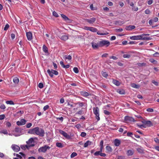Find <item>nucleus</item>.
<instances>
[{"instance_id": "nucleus-1", "label": "nucleus", "mask_w": 159, "mask_h": 159, "mask_svg": "<svg viewBox=\"0 0 159 159\" xmlns=\"http://www.w3.org/2000/svg\"><path fill=\"white\" fill-rule=\"evenodd\" d=\"M28 133L30 134H36L41 137L44 136L45 134L44 130L41 128H39L38 127L30 129Z\"/></svg>"}, {"instance_id": "nucleus-2", "label": "nucleus", "mask_w": 159, "mask_h": 159, "mask_svg": "<svg viewBox=\"0 0 159 159\" xmlns=\"http://www.w3.org/2000/svg\"><path fill=\"white\" fill-rule=\"evenodd\" d=\"M148 35V34H143L139 35L130 37L129 39L131 40H151L152 39L151 38L147 37Z\"/></svg>"}, {"instance_id": "nucleus-3", "label": "nucleus", "mask_w": 159, "mask_h": 159, "mask_svg": "<svg viewBox=\"0 0 159 159\" xmlns=\"http://www.w3.org/2000/svg\"><path fill=\"white\" fill-rule=\"evenodd\" d=\"M26 143L27 145H26V148L28 149H29L30 147H33L35 145L34 142L32 138L30 139Z\"/></svg>"}, {"instance_id": "nucleus-4", "label": "nucleus", "mask_w": 159, "mask_h": 159, "mask_svg": "<svg viewBox=\"0 0 159 159\" xmlns=\"http://www.w3.org/2000/svg\"><path fill=\"white\" fill-rule=\"evenodd\" d=\"M93 113L95 115V118L98 121H99L100 120L99 117V109L98 107H93Z\"/></svg>"}, {"instance_id": "nucleus-5", "label": "nucleus", "mask_w": 159, "mask_h": 159, "mask_svg": "<svg viewBox=\"0 0 159 159\" xmlns=\"http://www.w3.org/2000/svg\"><path fill=\"white\" fill-rule=\"evenodd\" d=\"M50 147L46 145H45L44 146L40 147L38 150L39 152L45 153L46 152L48 149H49Z\"/></svg>"}, {"instance_id": "nucleus-6", "label": "nucleus", "mask_w": 159, "mask_h": 159, "mask_svg": "<svg viewBox=\"0 0 159 159\" xmlns=\"http://www.w3.org/2000/svg\"><path fill=\"white\" fill-rule=\"evenodd\" d=\"M47 72H48L49 75L51 78L53 77V74L56 75H57L58 74V71L53 69H51V70H50L49 69H48L47 70Z\"/></svg>"}, {"instance_id": "nucleus-7", "label": "nucleus", "mask_w": 159, "mask_h": 159, "mask_svg": "<svg viewBox=\"0 0 159 159\" xmlns=\"http://www.w3.org/2000/svg\"><path fill=\"white\" fill-rule=\"evenodd\" d=\"M100 47H102L106 46V47H108L110 44L109 42L107 40H102L99 42Z\"/></svg>"}, {"instance_id": "nucleus-8", "label": "nucleus", "mask_w": 159, "mask_h": 159, "mask_svg": "<svg viewBox=\"0 0 159 159\" xmlns=\"http://www.w3.org/2000/svg\"><path fill=\"white\" fill-rule=\"evenodd\" d=\"M142 122L145 125L146 127H150L153 125V123L149 120H143L142 121Z\"/></svg>"}, {"instance_id": "nucleus-9", "label": "nucleus", "mask_w": 159, "mask_h": 159, "mask_svg": "<svg viewBox=\"0 0 159 159\" xmlns=\"http://www.w3.org/2000/svg\"><path fill=\"white\" fill-rule=\"evenodd\" d=\"M59 132L60 134H61L63 136L67 139H71V137L68 134L66 133L63 130H59Z\"/></svg>"}, {"instance_id": "nucleus-10", "label": "nucleus", "mask_w": 159, "mask_h": 159, "mask_svg": "<svg viewBox=\"0 0 159 159\" xmlns=\"http://www.w3.org/2000/svg\"><path fill=\"white\" fill-rule=\"evenodd\" d=\"M92 45L93 48L94 49H97L100 47L99 42L97 43L95 42H93L92 43Z\"/></svg>"}, {"instance_id": "nucleus-11", "label": "nucleus", "mask_w": 159, "mask_h": 159, "mask_svg": "<svg viewBox=\"0 0 159 159\" xmlns=\"http://www.w3.org/2000/svg\"><path fill=\"white\" fill-rule=\"evenodd\" d=\"M11 148L13 150L16 152H17L19 151L20 149V147L15 144H13L11 146Z\"/></svg>"}, {"instance_id": "nucleus-12", "label": "nucleus", "mask_w": 159, "mask_h": 159, "mask_svg": "<svg viewBox=\"0 0 159 159\" xmlns=\"http://www.w3.org/2000/svg\"><path fill=\"white\" fill-rule=\"evenodd\" d=\"M125 120L127 122H134L136 121L133 118L128 116H126L125 117Z\"/></svg>"}, {"instance_id": "nucleus-13", "label": "nucleus", "mask_w": 159, "mask_h": 159, "mask_svg": "<svg viewBox=\"0 0 159 159\" xmlns=\"http://www.w3.org/2000/svg\"><path fill=\"white\" fill-rule=\"evenodd\" d=\"M26 122V121L24 119H22L20 121H18L16 122V124L18 125H24Z\"/></svg>"}, {"instance_id": "nucleus-14", "label": "nucleus", "mask_w": 159, "mask_h": 159, "mask_svg": "<svg viewBox=\"0 0 159 159\" xmlns=\"http://www.w3.org/2000/svg\"><path fill=\"white\" fill-rule=\"evenodd\" d=\"M95 18H91L90 19H86L85 21L90 24H92L96 21Z\"/></svg>"}, {"instance_id": "nucleus-15", "label": "nucleus", "mask_w": 159, "mask_h": 159, "mask_svg": "<svg viewBox=\"0 0 159 159\" xmlns=\"http://www.w3.org/2000/svg\"><path fill=\"white\" fill-rule=\"evenodd\" d=\"M114 142V145L116 146H119L120 144V140L118 139H116Z\"/></svg>"}, {"instance_id": "nucleus-16", "label": "nucleus", "mask_w": 159, "mask_h": 159, "mask_svg": "<svg viewBox=\"0 0 159 159\" xmlns=\"http://www.w3.org/2000/svg\"><path fill=\"white\" fill-rule=\"evenodd\" d=\"M76 105H78L80 107H82L84 106L85 105L86 106H87V104L86 103H85L84 102H79L77 103H75Z\"/></svg>"}, {"instance_id": "nucleus-17", "label": "nucleus", "mask_w": 159, "mask_h": 159, "mask_svg": "<svg viewBox=\"0 0 159 159\" xmlns=\"http://www.w3.org/2000/svg\"><path fill=\"white\" fill-rule=\"evenodd\" d=\"M26 36L28 40H31L32 39V34L31 32L26 33Z\"/></svg>"}, {"instance_id": "nucleus-18", "label": "nucleus", "mask_w": 159, "mask_h": 159, "mask_svg": "<svg viewBox=\"0 0 159 159\" xmlns=\"http://www.w3.org/2000/svg\"><path fill=\"white\" fill-rule=\"evenodd\" d=\"M135 27L134 25H129L126 26L125 29L127 30H130L134 29Z\"/></svg>"}, {"instance_id": "nucleus-19", "label": "nucleus", "mask_w": 159, "mask_h": 159, "mask_svg": "<svg viewBox=\"0 0 159 159\" xmlns=\"http://www.w3.org/2000/svg\"><path fill=\"white\" fill-rule=\"evenodd\" d=\"M80 93L82 96L84 97H87L89 95V94L88 92L85 91H81Z\"/></svg>"}, {"instance_id": "nucleus-20", "label": "nucleus", "mask_w": 159, "mask_h": 159, "mask_svg": "<svg viewBox=\"0 0 159 159\" xmlns=\"http://www.w3.org/2000/svg\"><path fill=\"white\" fill-rule=\"evenodd\" d=\"M22 129L19 127H16L15 129V131L18 133L20 134L21 132Z\"/></svg>"}, {"instance_id": "nucleus-21", "label": "nucleus", "mask_w": 159, "mask_h": 159, "mask_svg": "<svg viewBox=\"0 0 159 159\" xmlns=\"http://www.w3.org/2000/svg\"><path fill=\"white\" fill-rule=\"evenodd\" d=\"M131 86L133 88L136 89H139L140 87V86L139 85H137L134 83L131 84Z\"/></svg>"}, {"instance_id": "nucleus-22", "label": "nucleus", "mask_w": 159, "mask_h": 159, "mask_svg": "<svg viewBox=\"0 0 159 159\" xmlns=\"http://www.w3.org/2000/svg\"><path fill=\"white\" fill-rule=\"evenodd\" d=\"M19 81V79L17 77H15L13 79V82L16 84H18Z\"/></svg>"}, {"instance_id": "nucleus-23", "label": "nucleus", "mask_w": 159, "mask_h": 159, "mask_svg": "<svg viewBox=\"0 0 159 159\" xmlns=\"http://www.w3.org/2000/svg\"><path fill=\"white\" fill-rule=\"evenodd\" d=\"M134 153L133 150H128L127 152V154L128 156H131Z\"/></svg>"}, {"instance_id": "nucleus-24", "label": "nucleus", "mask_w": 159, "mask_h": 159, "mask_svg": "<svg viewBox=\"0 0 159 159\" xmlns=\"http://www.w3.org/2000/svg\"><path fill=\"white\" fill-rule=\"evenodd\" d=\"M43 51L46 53H47L48 52L47 48L45 45L43 46Z\"/></svg>"}, {"instance_id": "nucleus-25", "label": "nucleus", "mask_w": 159, "mask_h": 159, "mask_svg": "<svg viewBox=\"0 0 159 159\" xmlns=\"http://www.w3.org/2000/svg\"><path fill=\"white\" fill-rule=\"evenodd\" d=\"M107 151L108 152H111L112 151V149L109 146H107L106 147Z\"/></svg>"}, {"instance_id": "nucleus-26", "label": "nucleus", "mask_w": 159, "mask_h": 159, "mask_svg": "<svg viewBox=\"0 0 159 159\" xmlns=\"http://www.w3.org/2000/svg\"><path fill=\"white\" fill-rule=\"evenodd\" d=\"M91 143V142L88 140L84 144V147L85 148L87 147L88 145H90Z\"/></svg>"}, {"instance_id": "nucleus-27", "label": "nucleus", "mask_w": 159, "mask_h": 159, "mask_svg": "<svg viewBox=\"0 0 159 159\" xmlns=\"http://www.w3.org/2000/svg\"><path fill=\"white\" fill-rule=\"evenodd\" d=\"M61 17L64 19V20L66 21H67L70 20V19L68 18V17L67 16H66V15L63 14H61Z\"/></svg>"}, {"instance_id": "nucleus-28", "label": "nucleus", "mask_w": 159, "mask_h": 159, "mask_svg": "<svg viewBox=\"0 0 159 159\" xmlns=\"http://www.w3.org/2000/svg\"><path fill=\"white\" fill-rule=\"evenodd\" d=\"M56 145L57 147L60 148H62L63 147L62 143L60 142H57L56 143Z\"/></svg>"}, {"instance_id": "nucleus-29", "label": "nucleus", "mask_w": 159, "mask_h": 159, "mask_svg": "<svg viewBox=\"0 0 159 159\" xmlns=\"http://www.w3.org/2000/svg\"><path fill=\"white\" fill-rule=\"evenodd\" d=\"M64 58L65 59V60H66L67 59H68L69 60H70L72 59V57L70 55H65L64 56Z\"/></svg>"}, {"instance_id": "nucleus-30", "label": "nucleus", "mask_w": 159, "mask_h": 159, "mask_svg": "<svg viewBox=\"0 0 159 159\" xmlns=\"http://www.w3.org/2000/svg\"><path fill=\"white\" fill-rule=\"evenodd\" d=\"M117 92L121 94H124L125 93V91L124 89L117 90Z\"/></svg>"}, {"instance_id": "nucleus-31", "label": "nucleus", "mask_w": 159, "mask_h": 159, "mask_svg": "<svg viewBox=\"0 0 159 159\" xmlns=\"http://www.w3.org/2000/svg\"><path fill=\"white\" fill-rule=\"evenodd\" d=\"M113 83L114 84L117 86H119L120 84L119 81L116 80H113Z\"/></svg>"}, {"instance_id": "nucleus-32", "label": "nucleus", "mask_w": 159, "mask_h": 159, "mask_svg": "<svg viewBox=\"0 0 159 159\" xmlns=\"http://www.w3.org/2000/svg\"><path fill=\"white\" fill-rule=\"evenodd\" d=\"M89 31L93 32H96L98 31V30L96 28L91 27Z\"/></svg>"}, {"instance_id": "nucleus-33", "label": "nucleus", "mask_w": 159, "mask_h": 159, "mask_svg": "<svg viewBox=\"0 0 159 159\" xmlns=\"http://www.w3.org/2000/svg\"><path fill=\"white\" fill-rule=\"evenodd\" d=\"M6 103L7 104H10V105H14V102L11 100L10 101H7L6 102Z\"/></svg>"}, {"instance_id": "nucleus-34", "label": "nucleus", "mask_w": 159, "mask_h": 159, "mask_svg": "<svg viewBox=\"0 0 159 159\" xmlns=\"http://www.w3.org/2000/svg\"><path fill=\"white\" fill-rule=\"evenodd\" d=\"M137 151L138 152L140 153H144V150L140 148H138L137 149Z\"/></svg>"}, {"instance_id": "nucleus-35", "label": "nucleus", "mask_w": 159, "mask_h": 159, "mask_svg": "<svg viewBox=\"0 0 159 159\" xmlns=\"http://www.w3.org/2000/svg\"><path fill=\"white\" fill-rule=\"evenodd\" d=\"M61 39V40H67L68 39V37L67 35H63Z\"/></svg>"}, {"instance_id": "nucleus-36", "label": "nucleus", "mask_w": 159, "mask_h": 159, "mask_svg": "<svg viewBox=\"0 0 159 159\" xmlns=\"http://www.w3.org/2000/svg\"><path fill=\"white\" fill-rule=\"evenodd\" d=\"M118 36H123L124 37H123L122 38V40H123L124 39L125 40V39H129V37H128L127 36H126V35L125 34L123 35H121V34H119Z\"/></svg>"}, {"instance_id": "nucleus-37", "label": "nucleus", "mask_w": 159, "mask_h": 159, "mask_svg": "<svg viewBox=\"0 0 159 159\" xmlns=\"http://www.w3.org/2000/svg\"><path fill=\"white\" fill-rule=\"evenodd\" d=\"M115 23L116 25H121L123 24L121 21H116L115 22Z\"/></svg>"}, {"instance_id": "nucleus-38", "label": "nucleus", "mask_w": 159, "mask_h": 159, "mask_svg": "<svg viewBox=\"0 0 159 159\" xmlns=\"http://www.w3.org/2000/svg\"><path fill=\"white\" fill-rule=\"evenodd\" d=\"M73 71L75 73H79V70L77 67H75L73 68Z\"/></svg>"}, {"instance_id": "nucleus-39", "label": "nucleus", "mask_w": 159, "mask_h": 159, "mask_svg": "<svg viewBox=\"0 0 159 159\" xmlns=\"http://www.w3.org/2000/svg\"><path fill=\"white\" fill-rule=\"evenodd\" d=\"M123 57L124 58H129L130 57V55L129 54H125L123 56Z\"/></svg>"}, {"instance_id": "nucleus-40", "label": "nucleus", "mask_w": 159, "mask_h": 159, "mask_svg": "<svg viewBox=\"0 0 159 159\" xmlns=\"http://www.w3.org/2000/svg\"><path fill=\"white\" fill-rule=\"evenodd\" d=\"M77 155V154L75 152H73L70 155L71 158H73L75 157Z\"/></svg>"}, {"instance_id": "nucleus-41", "label": "nucleus", "mask_w": 159, "mask_h": 159, "mask_svg": "<svg viewBox=\"0 0 159 159\" xmlns=\"http://www.w3.org/2000/svg\"><path fill=\"white\" fill-rule=\"evenodd\" d=\"M52 15L56 17H57L59 16L58 14L55 11H54L53 12Z\"/></svg>"}, {"instance_id": "nucleus-42", "label": "nucleus", "mask_w": 159, "mask_h": 159, "mask_svg": "<svg viewBox=\"0 0 159 159\" xmlns=\"http://www.w3.org/2000/svg\"><path fill=\"white\" fill-rule=\"evenodd\" d=\"M9 27V24H7L6 25L5 27L4 28V30L5 31L7 30L8 29Z\"/></svg>"}, {"instance_id": "nucleus-43", "label": "nucleus", "mask_w": 159, "mask_h": 159, "mask_svg": "<svg viewBox=\"0 0 159 159\" xmlns=\"http://www.w3.org/2000/svg\"><path fill=\"white\" fill-rule=\"evenodd\" d=\"M102 75L105 78H107L108 76L107 73L105 72H103L102 73Z\"/></svg>"}, {"instance_id": "nucleus-44", "label": "nucleus", "mask_w": 159, "mask_h": 159, "mask_svg": "<svg viewBox=\"0 0 159 159\" xmlns=\"http://www.w3.org/2000/svg\"><path fill=\"white\" fill-rule=\"evenodd\" d=\"M83 114V111L82 110H80L79 111L77 112L75 114V115L77 114H79L80 115H81Z\"/></svg>"}, {"instance_id": "nucleus-45", "label": "nucleus", "mask_w": 159, "mask_h": 159, "mask_svg": "<svg viewBox=\"0 0 159 159\" xmlns=\"http://www.w3.org/2000/svg\"><path fill=\"white\" fill-rule=\"evenodd\" d=\"M5 117V116L4 114L0 115V120H2Z\"/></svg>"}, {"instance_id": "nucleus-46", "label": "nucleus", "mask_w": 159, "mask_h": 159, "mask_svg": "<svg viewBox=\"0 0 159 159\" xmlns=\"http://www.w3.org/2000/svg\"><path fill=\"white\" fill-rule=\"evenodd\" d=\"M6 107L4 104H2L0 105V108L1 109H4L6 108Z\"/></svg>"}, {"instance_id": "nucleus-47", "label": "nucleus", "mask_w": 159, "mask_h": 159, "mask_svg": "<svg viewBox=\"0 0 159 159\" xmlns=\"http://www.w3.org/2000/svg\"><path fill=\"white\" fill-rule=\"evenodd\" d=\"M104 113L107 115H109L110 114V112L107 110H104Z\"/></svg>"}, {"instance_id": "nucleus-48", "label": "nucleus", "mask_w": 159, "mask_h": 159, "mask_svg": "<svg viewBox=\"0 0 159 159\" xmlns=\"http://www.w3.org/2000/svg\"><path fill=\"white\" fill-rule=\"evenodd\" d=\"M6 126L8 127H10L11 126V124L9 122H7L6 123Z\"/></svg>"}, {"instance_id": "nucleus-49", "label": "nucleus", "mask_w": 159, "mask_h": 159, "mask_svg": "<svg viewBox=\"0 0 159 159\" xmlns=\"http://www.w3.org/2000/svg\"><path fill=\"white\" fill-rule=\"evenodd\" d=\"M152 82L156 86L158 85V83L155 80H152Z\"/></svg>"}, {"instance_id": "nucleus-50", "label": "nucleus", "mask_w": 159, "mask_h": 159, "mask_svg": "<svg viewBox=\"0 0 159 159\" xmlns=\"http://www.w3.org/2000/svg\"><path fill=\"white\" fill-rule=\"evenodd\" d=\"M138 126L140 128H146V126H145V125L144 124H143V125H138Z\"/></svg>"}, {"instance_id": "nucleus-51", "label": "nucleus", "mask_w": 159, "mask_h": 159, "mask_svg": "<svg viewBox=\"0 0 159 159\" xmlns=\"http://www.w3.org/2000/svg\"><path fill=\"white\" fill-rule=\"evenodd\" d=\"M39 87L40 88L42 89L43 87V85L42 83H40L39 84Z\"/></svg>"}, {"instance_id": "nucleus-52", "label": "nucleus", "mask_w": 159, "mask_h": 159, "mask_svg": "<svg viewBox=\"0 0 159 159\" xmlns=\"http://www.w3.org/2000/svg\"><path fill=\"white\" fill-rule=\"evenodd\" d=\"M101 152L100 151H97L95 152L94 153V155L95 156H97L98 155H100Z\"/></svg>"}, {"instance_id": "nucleus-53", "label": "nucleus", "mask_w": 159, "mask_h": 159, "mask_svg": "<svg viewBox=\"0 0 159 159\" xmlns=\"http://www.w3.org/2000/svg\"><path fill=\"white\" fill-rule=\"evenodd\" d=\"M32 125V124L31 123H28L26 125V127L27 128H30Z\"/></svg>"}, {"instance_id": "nucleus-54", "label": "nucleus", "mask_w": 159, "mask_h": 159, "mask_svg": "<svg viewBox=\"0 0 159 159\" xmlns=\"http://www.w3.org/2000/svg\"><path fill=\"white\" fill-rule=\"evenodd\" d=\"M80 135L82 137H84L86 135V134L84 132H82L81 134Z\"/></svg>"}, {"instance_id": "nucleus-55", "label": "nucleus", "mask_w": 159, "mask_h": 159, "mask_svg": "<svg viewBox=\"0 0 159 159\" xmlns=\"http://www.w3.org/2000/svg\"><path fill=\"white\" fill-rule=\"evenodd\" d=\"M147 111L148 112H152L153 111V109L152 108H148L147 109Z\"/></svg>"}, {"instance_id": "nucleus-56", "label": "nucleus", "mask_w": 159, "mask_h": 159, "mask_svg": "<svg viewBox=\"0 0 159 159\" xmlns=\"http://www.w3.org/2000/svg\"><path fill=\"white\" fill-rule=\"evenodd\" d=\"M49 108V106L48 105H47L44 106L43 107V109L44 111H46Z\"/></svg>"}, {"instance_id": "nucleus-57", "label": "nucleus", "mask_w": 159, "mask_h": 159, "mask_svg": "<svg viewBox=\"0 0 159 159\" xmlns=\"http://www.w3.org/2000/svg\"><path fill=\"white\" fill-rule=\"evenodd\" d=\"M110 59H112L114 60H116L117 59V58L114 56H111L110 57Z\"/></svg>"}, {"instance_id": "nucleus-58", "label": "nucleus", "mask_w": 159, "mask_h": 159, "mask_svg": "<svg viewBox=\"0 0 159 159\" xmlns=\"http://www.w3.org/2000/svg\"><path fill=\"white\" fill-rule=\"evenodd\" d=\"M145 13L146 14H149L150 13V11L148 9H146L145 11Z\"/></svg>"}, {"instance_id": "nucleus-59", "label": "nucleus", "mask_w": 159, "mask_h": 159, "mask_svg": "<svg viewBox=\"0 0 159 159\" xmlns=\"http://www.w3.org/2000/svg\"><path fill=\"white\" fill-rule=\"evenodd\" d=\"M154 141L156 143H159V139L157 138H155L154 139Z\"/></svg>"}, {"instance_id": "nucleus-60", "label": "nucleus", "mask_w": 159, "mask_h": 159, "mask_svg": "<svg viewBox=\"0 0 159 159\" xmlns=\"http://www.w3.org/2000/svg\"><path fill=\"white\" fill-rule=\"evenodd\" d=\"M153 55L154 57H158L159 56V53L156 52L153 54Z\"/></svg>"}, {"instance_id": "nucleus-61", "label": "nucleus", "mask_w": 159, "mask_h": 159, "mask_svg": "<svg viewBox=\"0 0 159 159\" xmlns=\"http://www.w3.org/2000/svg\"><path fill=\"white\" fill-rule=\"evenodd\" d=\"M148 5H151V4L152 2H153V0H149L148 1Z\"/></svg>"}, {"instance_id": "nucleus-62", "label": "nucleus", "mask_w": 159, "mask_h": 159, "mask_svg": "<svg viewBox=\"0 0 159 159\" xmlns=\"http://www.w3.org/2000/svg\"><path fill=\"white\" fill-rule=\"evenodd\" d=\"M149 61L151 62L152 63H154L156 61L155 60L153 59H152V58L150 59Z\"/></svg>"}, {"instance_id": "nucleus-63", "label": "nucleus", "mask_w": 159, "mask_h": 159, "mask_svg": "<svg viewBox=\"0 0 159 159\" xmlns=\"http://www.w3.org/2000/svg\"><path fill=\"white\" fill-rule=\"evenodd\" d=\"M64 102V99L63 98H61L60 99V102L61 103H63Z\"/></svg>"}, {"instance_id": "nucleus-64", "label": "nucleus", "mask_w": 159, "mask_h": 159, "mask_svg": "<svg viewBox=\"0 0 159 159\" xmlns=\"http://www.w3.org/2000/svg\"><path fill=\"white\" fill-rule=\"evenodd\" d=\"M103 140L101 141L100 143V147H103Z\"/></svg>"}]
</instances>
